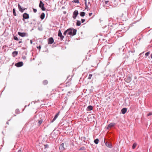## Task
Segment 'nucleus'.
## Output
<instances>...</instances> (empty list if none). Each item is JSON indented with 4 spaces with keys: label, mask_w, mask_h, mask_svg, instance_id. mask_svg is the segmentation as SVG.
<instances>
[{
    "label": "nucleus",
    "mask_w": 152,
    "mask_h": 152,
    "mask_svg": "<svg viewBox=\"0 0 152 152\" xmlns=\"http://www.w3.org/2000/svg\"><path fill=\"white\" fill-rule=\"evenodd\" d=\"M68 34L71 36H73L75 35L76 34L77 30L73 28H68Z\"/></svg>",
    "instance_id": "nucleus-1"
},
{
    "label": "nucleus",
    "mask_w": 152,
    "mask_h": 152,
    "mask_svg": "<svg viewBox=\"0 0 152 152\" xmlns=\"http://www.w3.org/2000/svg\"><path fill=\"white\" fill-rule=\"evenodd\" d=\"M44 4L43 3L42 1H40L39 5V7L41 8L42 11H45V8L44 7Z\"/></svg>",
    "instance_id": "nucleus-2"
},
{
    "label": "nucleus",
    "mask_w": 152,
    "mask_h": 152,
    "mask_svg": "<svg viewBox=\"0 0 152 152\" xmlns=\"http://www.w3.org/2000/svg\"><path fill=\"white\" fill-rule=\"evenodd\" d=\"M23 20L24 21L25 19H28L29 18V15L27 13H24L23 15Z\"/></svg>",
    "instance_id": "nucleus-3"
},
{
    "label": "nucleus",
    "mask_w": 152,
    "mask_h": 152,
    "mask_svg": "<svg viewBox=\"0 0 152 152\" xmlns=\"http://www.w3.org/2000/svg\"><path fill=\"white\" fill-rule=\"evenodd\" d=\"M58 36L60 37L61 40H62L64 37V36L62 35L60 30H58Z\"/></svg>",
    "instance_id": "nucleus-4"
},
{
    "label": "nucleus",
    "mask_w": 152,
    "mask_h": 152,
    "mask_svg": "<svg viewBox=\"0 0 152 152\" xmlns=\"http://www.w3.org/2000/svg\"><path fill=\"white\" fill-rule=\"evenodd\" d=\"M78 14V11L77 10H75V11L73 12V14L72 17L74 19H75L76 18V17L77 15Z\"/></svg>",
    "instance_id": "nucleus-5"
},
{
    "label": "nucleus",
    "mask_w": 152,
    "mask_h": 152,
    "mask_svg": "<svg viewBox=\"0 0 152 152\" xmlns=\"http://www.w3.org/2000/svg\"><path fill=\"white\" fill-rule=\"evenodd\" d=\"M54 39L53 37L49 38L48 40V43L49 44H51L54 42Z\"/></svg>",
    "instance_id": "nucleus-6"
},
{
    "label": "nucleus",
    "mask_w": 152,
    "mask_h": 152,
    "mask_svg": "<svg viewBox=\"0 0 152 152\" xmlns=\"http://www.w3.org/2000/svg\"><path fill=\"white\" fill-rule=\"evenodd\" d=\"M18 34L20 36L22 37H23L27 36V34L24 32L22 33L19 32H18Z\"/></svg>",
    "instance_id": "nucleus-7"
},
{
    "label": "nucleus",
    "mask_w": 152,
    "mask_h": 152,
    "mask_svg": "<svg viewBox=\"0 0 152 152\" xmlns=\"http://www.w3.org/2000/svg\"><path fill=\"white\" fill-rule=\"evenodd\" d=\"M23 65V63L22 62H19L15 64V65L18 67H21Z\"/></svg>",
    "instance_id": "nucleus-8"
},
{
    "label": "nucleus",
    "mask_w": 152,
    "mask_h": 152,
    "mask_svg": "<svg viewBox=\"0 0 152 152\" xmlns=\"http://www.w3.org/2000/svg\"><path fill=\"white\" fill-rule=\"evenodd\" d=\"M18 7L19 10L21 12H23L24 10H25V8H23L19 4H18Z\"/></svg>",
    "instance_id": "nucleus-9"
},
{
    "label": "nucleus",
    "mask_w": 152,
    "mask_h": 152,
    "mask_svg": "<svg viewBox=\"0 0 152 152\" xmlns=\"http://www.w3.org/2000/svg\"><path fill=\"white\" fill-rule=\"evenodd\" d=\"M115 124L114 123H111L110 124H109L108 125L107 127V129H109L111 128L112 127H113L115 125Z\"/></svg>",
    "instance_id": "nucleus-10"
},
{
    "label": "nucleus",
    "mask_w": 152,
    "mask_h": 152,
    "mask_svg": "<svg viewBox=\"0 0 152 152\" xmlns=\"http://www.w3.org/2000/svg\"><path fill=\"white\" fill-rule=\"evenodd\" d=\"M64 145V143H62L60 145L59 149L61 151H62L65 149Z\"/></svg>",
    "instance_id": "nucleus-11"
},
{
    "label": "nucleus",
    "mask_w": 152,
    "mask_h": 152,
    "mask_svg": "<svg viewBox=\"0 0 152 152\" xmlns=\"http://www.w3.org/2000/svg\"><path fill=\"white\" fill-rule=\"evenodd\" d=\"M80 138L84 142H85L87 143V140L86 137H80Z\"/></svg>",
    "instance_id": "nucleus-12"
},
{
    "label": "nucleus",
    "mask_w": 152,
    "mask_h": 152,
    "mask_svg": "<svg viewBox=\"0 0 152 152\" xmlns=\"http://www.w3.org/2000/svg\"><path fill=\"white\" fill-rule=\"evenodd\" d=\"M59 115V113H58L56 114V115L55 116L54 118L51 121V123H53V122L58 117V116Z\"/></svg>",
    "instance_id": "nucleus-13"
},
{
    "label": "nucleus",
    "mask_w": 152,
    "mask_h": 152,
    "mask_svg": "<svg viewBox=\"0 0 152 152\" xmlns=\"http://www.w3.org/2000/svg\"><path fill=\"white\" fill-rule=\"evenodd\" d=\"M105 145L106 146H107V147H109L110 148H112V146L108 142H105Z\"/></svg>",
    "instance_id": "nucleus-14"
},
{
    "label": "nucleus",
    "mask_w": 152,
    "mask_h": 152,
    "mask_svg": "<svg viewBox=\"0 0 152 152\" xmlns=\"http://www.w3.org/2000/svg\"><path fill=\"white\" fill-rule=\"evenodd\" d=\"M127 110V108H124L122 109L121 112L123 114H124L126 112Z\"/></svg>",
    "instance_id": "nucleus-15"
},
{
    "label": "nucleus",
    "mask_w": 152,
    "mask_h": 152,
    "mask_svg": "<svg viewBox=\"0 0 152 152\" xmlns=\"http://www.w3.org/2000/svg\"><path fill=\"white\" fill-rule=\"evenodd\" d=\"M93 107L91 105H89L88 106L87 109V110L88 111H89L91 110H93Z\"/></svg>",
    "instance_id": "nucleus-16"
},
{
    "label": "nucleus",
    "mask_w": 152,
    "mask_h": 152,
    "mask_svg": "<svg viewBox=\"0 0 152 152\" xmlns=\"http://www.w3.org/2000/svg\"><path fill=\"white\" fill-rule=\"evenodd\" d=\"M131 78L130 77H127V78L126 80L125 81L126 82L129 83L131 81Z\"/></svg>",
    "instance_id": "nucleus-17"
},
{
    "label": "nucleus",
    "mask_w": 152,
    "mask_h": 152,
    "mask_svg": "<svg viewBox=\"0 0 152 152\" xmlns=\"http://www.w3.org/2000/svg\"><path fill=\"white\" fill-rule=\"evenodd\" d=\"M18 54V52L17 51H14L12 53V55L13 57L16 56Z\"/></svg>",
    "instance_id": "nucleus-18"
},
{
    "label": "nucleus",
    "mask_w": 152,
    "mask_h": 152,
    "mask_svg": "<svg viewBox=\"0 0 152 152\" xmlns=\"http://www.w3.org/2000/svg\"><path fill=\"white\" fill-rule=\"evenodd\" d=\"M45 17V14L44 13H42L40 15V18L42 20L44 19Z\"/></svg>",
    "instance_id": "nucleus-19"
},
{
    "label": "nucleus",
    "mask_w": 152,
    "mask_h": 152,
    "mask_svg": "<svg viewBox=\"0 0 152 152\" xmlns=\"http://www.w3.org/2000/svg\"><path fill=\"white\" fill-rule=\"evenodd\" d=\"M85 15V13L83 12H81L80 13V15L82 17L84 16Z\"/></svg>",
    "instance_id": "nucleus-20"
},
{
    "label": "nucleus",
    "mask_w": 152,
    "mask_h": 152,
    "mask_svg": "<svg viewBox=\"0 0 152 152\" xmlns=\"http://www.w3.org/2000/svg\"><path fill=\"white\" fill-rule=\"evenodd\" d=\"M48 83V82L47 80H45L43 81V84L44 85H46Z\"/></svg>",
    "instance_id": "nucleus-21"
},
{
    "label": "nucleus",
    "mask_w": 152,
    "mask_h": 152,
    "mask_svg": "<svg viewBox=\"0 0 152 152\" xmlns=\"http://www.w3.org/2000/svg\"><path fill=\"white\" fill-rule=\"evenodd\" d=\"M76 25L77 26H80L81 25L80 21L78 20H77Z\"/></svg>",
    "instance_id": "nucleus-22"
},
{
    "label": "nucleus",
    "mask_w": 152,
    "mask_h": 152,
    "mask_svg": "<svg viewBox=\"0 0 152 152\" xmlns=\"http://www.w3.org/2000/svg\"><path fill=\"white\" fill-rule=\"evenodd\" d=\"M43 121L42 119L40 120L38 122V124L39 126L42 123Z\"/></svg>",
    "instance_id": "nucleus-23"
},
{
    "label": "nucleus",
    "mask_w": 152,
    "mask_h": 152,
    "mask_svg": "<svg viewBox=\"0 0 152 152\" xmlns=\"http://www.w3.org/2000/svg\"><path fill=\"white\" fill-rule=\"evenodd\" d=\"M99 140L98 139H96L94 140V142L96 144H97L98 142H99Z\"/></svg>",
    "instance_id": "nucleus-24"
},
{
    "label": "nucleus",
    "mask_w": 152,
    "mask_h": 152,
    "mask_svg": "<svg viewBox=\"0 0 152 152\" xmlns=\"http://www.w3.org/2000/svg\"><path fill=\"white\" fill-rule=\"evenodd\" d=\"M13 15L14 16H16L17 15L15 12V8L13 9Z\"/></svg>",
    "instance_id": "nucleus-25"
},
{
    "label": "nucleus",
    "mask_w": 152,
    "mask_h": 152,
    "mask_svg": "<svg viewBox=\"0 0 152 152\" xmlns=\"http://www.w3.org/2000/svg\"><path fill=\"white\" fill-rule=\"evenodd\" d=\"M137 145V144L136 143H134L132 145V148L133 149H134L136 147Z\"/></svg>",
    "instance_id": "nucleus-26"
},
{
    "label": "nucleus",
    "mask_w": 152,
    "mask_h": 152,
    "mask_svg": "<svg viewBox=\"0 0 152 152\" xmlns=\"http://www.w3.org/2000/svg\"><path fill=\"white\" fill-rule=\"evenodd\" d=\"M68 29L67 30H66L64 32L63 34L64 35H66L67 34H68Z\"/></svg>",
    "instance_id": "nucleus-27"
},
{
    "label": "nucleus",
    "mask_w": 152,
    "mask_h": 152,
    "mask_svg": "<svg viewBox=\"0 0 152 152\" xmlns=\"http://www.w3.org/2000/svg\"><path fill=\"white\" fill-rule=\"evenodd\" d=\"M15 113L17 114H19L20 113V111L18 109H17L15 111Z\"/></svg>",
    "instance_id": "nucleus-28"
},
{
    "label": "nucleus",
    "mask_w": 152,
    "mask_h": 152,
    "mask_svg": "<svg viewBox=\"0 0 152 152\" xmlns=\"http://www.w3.org/2000/svg\"><path fill=\"white\" fill-rule=\"evenodd\" d=\"M92 76V74H90L89 75V76H88V79H91V77Z\"/></svg>",
    "instance_id": "nucleus-29"
},
{
    "label": "nucleus",
    "mask_w": 152,
    "mask_h": 152,
    "mask_svg": "<svg viewBox=\"0 0 152 152\" xmlns=\"http://www.w3.org/2000/svg\"><path fill=\"white\" fill-rule=\"evenodd\" d=\"M85 5H86L85 9H87L88 8V7L87 5L86 0H85Z\"/></svg>",
    "instance_id": "nucleus-30"
},
{
    "label": "nucleus",
    "mask_w": 152,
    "mask_h": 152,
    "mask_svg": "<svg viewBox=\"0 0 152 152\" xmlns=\"http://www.w3.org/2000/svg\"><path fill=\"white\" fill-rule=\"evenodd\" d=\"M150 52L149 51L146 53L145 54V56L146 57L148 56L150 54Z\"/></svg>",
    "instance_id": "nucleus-31"
},
{
    "label": "nucleus",
    "mask_w": 152,
    "mask_h": 152,
    "mask_svg": "<svg viewBox=\"0 0 152 152\" xmlns=\"http://www.w3.org/2000/svg\"><path fill=\"white\" fill-rule=\"evenodd\" d=\"M14 39H15V40H17V41H18L19 40V39L18 38V37H17L15 36H14Z\"/></svg>",
    "instance_id": "nucleus-32"
},
{
    "label": "nucleus",
    "mask_w": 152,
    "mask_h": 152,
    "mask_svg": "<svg viewBox=\"0 0 152 152\" xmlns=\"http://www.w3.org/2000/svg\"><path fill=\"white\" fill-rule=\"evenodd\" d=\"M72 2L78 3H79V1L78 0H74L72 1Z\"/></svg>",
    "instance_id": "nucleus-33"
},
{
    "label": "nucleus",
    "mask_w": 152,
    "mask_h": 152,
    "mask_svg": "<svg viewBox=\"0 0 152 152\" xmlns=\"http://www.w3.org/2000/svg\"><path fill=\"white\" fill-rule=\"evenodd\" d=\"M44 146L45 148H48L49 147L48 145H47V144L45 145H44Z\"/></svg>",
    "instance_id": "nucleus-34"
},
{
    "label": "nucleus",
    "mask_w": 152,
    "mask_h": 152,
    "mask_svg": "<svg viewBox=\"0 0 152 152\" xmlns=\"http://www.w3.org/2000/svg\"><path fill=\"white\" fill-rule=\"evenodd\" d=\"M152 115V113H150L147 114V116H150V115Z\"/></svg>",
    "instance_id": "nucleus-35"
},
{
    "label": "nucleus",
    "mask_w": 152,
    "mask_h": 152,
    "mask_svg": "<svg viewBox=\"0 0 152 152\" xmlns=\"http://www.w3.org/2000/svg\"><path fill=\"white\" fill-rule=\"evenodd\" d=\"M33 10L34 12V13H36L37 12V10L36 9H35L33 8Z\"/></svg>",
    "instance_id": "nucleus-36"
},
{
    "label": "nucleus",
    "mask_w": 152,
    "mask_h": 152,
    "mask_svg": "<svg viewBox=\"0 0 152 152\" xmlns=\"http://www.w3.org/2000/svg\"><path fill=\"white\" fill-rule=\"evenodd\" d=\"M37 48L39 50H40L41 48V45H39V46L37 47Z\"/></svg>",
    "instance_id": "nucleus-37"
},
{
    "label": "nucleus",
    "mask_w": 152,
    "mask_h": 152,
    "mask_svg": "<svg viewBox=\"0 0 152 152\" xmlns=\"http://www.w3.org/2000/svg\"><path fill=\"white\" fill-rule=\"evenodd\" d=\"M85 19H81V22L82 23H83L85 21Z\"/></svg>",
    "instance_id": "nucleus-38"
},
{
    "label": "nucleus",
    "mask_w": 152,
    "mask_h": 152,
    "mask_svg": "<svg viewBox=\"0 0 152 152\" xmlns=\"http://www.w3.org/2000/svg\"><path fill=\"white\" fill-rule=\"evenodd\" d=\"M22 58L23 59H26V57L25 56H23Z\"/></svg>",
    "instance_id": "nucleus-39"
},
{
    "label": "nucleus",
    "mask_w": 152,
    "mask_h": 152,
    "mask_svg": "<svg viewBox=\"0 0 152 152\" xmlns=\"http://www.w3.org/2000/svg\"><path fill=\"white\" fill-rule=\"evenodd\" d=\"M92 14V13H89V15L90 16H91Z\"/></svg>",
    "instance_id": "nucleus-40"
},
{
    "label": "nucleus",
    "mask_w": 152,
    "mask_h": 152,
    "mask_svg": "<svg viewBox=\"0 0 152 152\" xmlns=\"http://www.w3.org/2000/svg\"><path fill=\"white\" fill-rule=\"evenodd\" d=\"M108 2H109V1H105V3L106 4H107V3H108Z\"/></svg>",
    "instance_id": "nucleus-41"
},
{
    "label": "nucleus",
    "mask_w": 152,
    "mask_h": 152,
    "mask_svg": "<svg viewBox=\"0 0 152 152\" xmlns=\"http://www.w3.org/2000/svg\"><path fill=\"white\" fill-rule=\"evenodd\" d=\"M18 152H22L21 151L20 149L19 150Z\"/></svg>",
    "instance_id": "nucleus-42"
},
{
    "label": "nucleus",
    "mask_w": 152,
    "mask_h": 152,
    "mask_svg": "<svg viewBox=\"0 0 152 152\" xmlns=\"http://www.w3.org/2000/svg\"><path fill=\"white\" fill-rule=\"evenodd\" d=\"M30 43H31V44H32V40H30Z\"/></svg>",
    "instance_id": "nucleus-43"
},
{
    "label": "nucleus",
    "mask_w": 152,
    "mask_h": 152,
    "mask_svg": "<svg viewBox=\"0 0 152 152\" xmlns=\"http://www.w3.org/2000/svg\"><path fill=\"white\" fill-rule=\"evenodd\" d=\"M22 41H19V42H18V43H19V44H20V43H22Z\"/></svg>",
    "instance_id": "nucleus-44"
},
{
    "label": "nucleus",
    "mask_w": 152,
    "mask_h": 152,
    "mask_svg": "<svg viewBox=\"0 0 152 152\" xmlns=\"http://www.w3.org/2000/svg\"><path fill=\"white\" fill-rule=\"evenodd\" d=\"M6 124H9V122L7 121V122H6Z\"/></svg>",
    "instance_id": "nucleus-45"
},
{
    "label": "nucleus",
    "mask_w": 152,
    "mask_h": 152,
    "mask_svg": "<svg viewBox=\"0 0 152 152\" xmlns=\"http://www.w3.org/2000/svg\"><path fill=\"white\" fill-rule=\"evenodd\" d=\"M151 58H152V54H151Z\"/></svg>",
    "instance_id": "nucleus-46"
},
{
    "label": "nucleus",
    "mask_w": 152,
    "mask_h": 152,
    "mask_svg": "<svg viewBox=\"0 0 152 152\" xmlns=\"http://www.w3.org/2000/svg\"><path fill=\"white\" fill-rule=\"evenodd\" d=\"M69 77H67V78H69Z\"/></svg>",
    "instance_id": "nucleus-47"
},
{
    "label": "nucleus",
    "mask_w": 152,
    "mask_h": 152,
    "mask_svg": "<svg viewBox=\"0 0 152 152\" xmlns=\"http://www.w3.org/2000/svg\"><path fill=\"white\" fill-rule=\"evenodd\" d=\"M69 77H67V78H69Z\"/></svg>",
    "instance_id": "nucleus-48"
},
{
    "label": "nucleus",
    "mask_w": 152,
    "mask_h": 152,
    "mask_svg": "<svg viewBox=\"0 0 152 152\" xmlns=\"http://www.w3.org/2000/svg\"><path fill=\"white\" fill-rule=\"evenodd\" d=\"M69 77H67V78H69Z\"/></svg>",
    "instance_id": "nucleus-49"
}]
</instances>
